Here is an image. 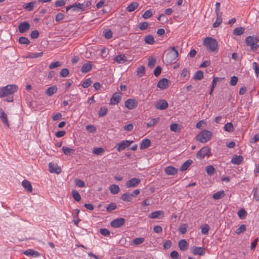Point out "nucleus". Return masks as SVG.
<instances>
[{
	"label": "nucleus",
	"instance_id": "6ab92c4d",
	"mask_svg": "<svg viewBox=\"0 0 259 259\" xmlns=\"http://www.w3.org/2000/svg\"><path fill=\"white\" fill-rule=\"evenodd\" d=\"M178 246L181 250L185 251L188 249L189 244L185 239H182L179 242Z\"/></svg>",
	"mask_w": 259,
	"mask_h": 259
},
{
	"label": "nucleus",
	"instance_id": "20e7f679",
	"mask_svg": "<svg viewBox=\"0 0 259 259\" xmlns=\"http://www.w3.org/2000/svg\"><path fill=\"white\" fill-rule=\"evenodd\" d=\"M178 47H173L171 50L166 54L165 60L166 63L170 64L174 62L178 57V51L176 49Z\"/></svg>",
	"mask_w": 259,
	"mask_h": 259
},
{
	"label": "nucleus",
	"instance_id": "0e129e2a",
	"mask_svg": "<svg viewBox=\"0 0 259 259\" xmlns=\"http://www.w3.org/2000/svg\"><path fill=\"white\" fill-rule=\"evenodd\" d=\"M66 2L64 0L57 1L54 4V6L55 7H61L64 6Z\"/></svg>",
	"mask_w": 259,
	"mask_h": 259
},
{
	"label": "nucleus",
	"instance_id": "de8ad7c7",
	"mask_svg": "<svg viewBox=\"0 0 259 259\" xmlns=\"http://www.w3.org/2000/svg\"><path fill=\"white\" fill-rule=\"evenodd\" d=\"M104 151L105 150L103 148L99 147L95 148L93 151V153L97 155H101L104 152Z\"/></svg>",
	"mask_w": 259,
	"mask_h": 259
},
{
	"label": "nucleus",
	"instance_id": "473e14b6",
	"mask_svg": "<svg viewBox=\"0 0 259 259\" xmlns=\"http://www.w3.org/2000/svg\"><path fill=\"white\" fill-rule=\"evenodd\" d=\"M36 2H31L28 3H26L24 5L23 8L26 9L28 11H31L34 5L36 4Z\"/></svg>",
	"mask_w": 259,
	"mask_h": 259
},
{
	"label": "nucleus",
	"instance_id": "774afa93",
	"mask_svg": "<svg viewBox=\"0 0 259 259\" xmlns=\"http://www.w3.org/2000/svg\"><path fill=\"white\" fill-rule=\"evenodd\" d=\"M170 257L172 259H180V255L177 251H175V250L172 251L170 252Z\"/></svg>",
	"mask_w": 259,
	"mask_h": 259
},
{
	"label": "nucleus",
	"instance_id": "13d9d810",
	"mask_svg": "<svg viewBox=\"0 0 259 259\" xmlns=\"http://www.w3.org/2000/svg\"><path fill=\"white\" fill-rule=\"evenodd\" d=\"M92 81L91 80V78H87V79H85L83 82H82V87L83 88H88L89 86L91 85V84H92Z\"/></svg>",
	"mask_w": 259,
	"mask_h": 259
},
{
	"label": "nucleus",
	"instance_id": "f257e3e1",
	"mask_svg": "<svg viewBox=\"0 0 259 259\" xmlns=\"http://www.w3.org/2000/svg\"><path fill=\"white\" fill-rule=\"evenodd\" d=\"M203 44L210 52H217L218 50V41L211 37H206L203 40Z\"/></svg>",
	"mask_w": 259,
	"mask_h": 259
},
{
	"label": "nucleus",
	"instance_id": "6e6d98bb",
	"mask_svg": "<svg viewBox=\"0 0 259 259\" xmlns=\"http://www.w3.org/2000/svg\"><path fill=\"white\" fill-rule=\"evenodd\" d=\"M116 208V204L115 203H111L106 207V210L109 212L112 210L115 209Z\"/></svg>",
	"mask_w": 259,
	"mask_h": 259
},
{
	"label": "nucleus",
	"instance_id": "4d7b16f0",
	"mask_svg": "<svg viewBox=\"0 0 259 259\" xmlns=\"http://www.w3.org/2000/svg\"><path fill=\"white\" fill-rule=\"evenodd\" d=\"M69 74V71L67 68H63L61 70L60 75L61 77H65L67 76Z\"/></svg>",
	"mask_w": 259,
	"mask_h": 259
},
{
	"label": "nucleus",
	"instance_id": "c756f323",
	"mask_svg": "<svg viewBox=\"0 0 259 259\" xmlns=\"http://www.w3.org/2000/svg\"><path fill=\"white\" fill-rule=\"evenodd\" d=\"M225 195V192L223 190L218 191L214 193L212 195V198L215 200L220 199Z\"/></svg>",
	"mask_w": 259,
	"mask_h": 259
},
{
	"label": "nucleus",
	"instance_id": "39448f33",
	"mask_svg": "<svg viewBox=\"0 0 259 259\" xmlns=\"http://www.w3.org/2000/svg\"><path fill=\"white\" fill-rule=\"evenodd\" d=\"M212 136V133L208 130H204L196 136L197 141L202 143H205L210 140Z\"/></svg>",
	"mask_w": 259,
	"mask_h": 259
},
{
	"label": "nucleus",
	"instance_id": "4be33fe9",
	"mask_svg": "<svg viewBox=\"0 0 259 259\" xmlns=\"http://www.w3.org/2000/svg\"><path fill=\"white\" fill-rule=\"evenodd\" d=\"M22 185L24 188L27 191V192H32V187L29 181L27 180H23L22 182Z\"/></svg>",
	"mask_w": 259,
	"mask_h": 259
},
{
	"label": "nucleus",
	"instance_id": "c85d7f7f",
	"mask_svg": "<svg viewBox=\"0 0 259 259\" xmlns=\"http://www.w3.org/2000/svg\"><path fill=\"white\" fill-rule=\"evenodd\" d=\"M203 72L202 71L198 70L195 73L193 78L195 80H200L203 78Z\"/></svg>",
	"mask_w": 259,
	"mask_h": 259
},
{
	"label": "nucleus",
	"instance_id": "ddd939ff",
	"mask_svg": "<svg viewBox=\"0 0 259 259\" xmlns=\"http://www.w3.org/2000/svg\"><path fill=\"white\" fill-rule=\"evenodd\" d=\"M193 254L196 255H203L205 254V248L202 247H192L191 248Z\"/></svg>",
	"mask_w": 259,
	"mask_h": 259
},
{
	"label": "nucleus",
	"instance_id": "58836bf2",
	"mask_svg": "<svg viewBox=\"0 0 259 259\" xmlns=\"http://www.w3.org/2000/svg\"><path fill=\"white\" fill-rule=\"evenodd\" d=\"M108 112V109L106 107H102L100 108L98 111V115L100 117H103L106 115Z\"/></svg>",
	"mask_w": 259,
	"mask_h": 259
},
{
	"label": "nucleus",
	"instance_id": "b1692460",
	"mask_svg": "<svg viewBox=\"0 0 259 259\" xmlns=\"http://www.w3.org/2000/svg\"><path fill=\"white\" fill-rule=\"evenodd\" d=\"M93 67V65L91 62L84 64L81 68V71L82 73H87L90 71Z\"/></svg>",
	"mask_w": 259,
	"mask_h": 259
},
{
	"label": "nucleus",
	"instance_id": "aec40b11",
	"mask_svg": "<svg viewBox=\"0 0 259 259\" xmlns=\"http://www.w3.org/2000/svg\"><path fill=\"white\" fill-rule=\"evenodd\" d=\"M243 160V158L240 155H234L231 159V163L234 164L239 165Z\"/></svg>",
	"mask_w": 259,
	"mask_h": 259
},
{
	"label": "nucleus",
	"instance_id": "9b49d317",
	"mask_svg": "<svg viewBox=\"0 0 259 259\" xmlns=\"http://www.w3.org/2000/svg\"><path fill=\"white\" fill-rule=\"evenodd\" d=\"M170 83V81L168 79L164 78L158 82L157 87L161 90H164L168 87Z\"/></svg>",
	"mask_w": 259,
	"mask_h": 259
},
{
	"label": "nucleus",
	"instance_id": "e433bc0d",
	"mask_svg": "<svg viewBox=\"0 0 259 259\" xmlns=\"http://www.w3.org/2000/svg\"><path fill=\"white\" fill-rule=\"evenodd\" d=\"M71 195L75 201L78 202L81 200L80 195L77 191L75 190H72Z\"/></svg>",
	"mask_w": 259,
	"mask_h": 259
},
{
	"label": "nucleus",
	"instance_id": "f8f14e48",
	"mask_svg": "<svg viewBox=\"0 0 259 259\" xmlns=\"http://www.w3.org/2000/svg\"><path fill=\"white\" fill-rule=\"evenodd\" d=\"M125 220L124 218H119L113 220L111 222V226L114 228H119L124 224Z\"/></svg>",
	"mask_w": 259,
	"mask_h": 259
},
{
	"label": "nucleus",
	"instance_id": "e2e57ef3",
	"mask_svg": "<svg viewBox=\"0 0 259 259\" xmlns=\"http://www.w3.org/2000/svg\"><path fill=\"white\" fill-rule=\"evenodd\" d=\"M222 22V17H217V19L215 22L213 24V27L214 28L218 27Z\"/></svg>",
	"mask_w": 259,
	"mask_h": 259
},
{
	"label": "nucleus",
	"instance_id": "f03ea898",
	"mask_svg": "<svg viewBox=\"0 0 259 259\" xmlns=\"http://www.w3.org/2000/svg\"><path fill=\"white\" fill-rule=\"evenodd\" d=\"M18 87L16 84H9L0 89V98L9 96L17 92Z\"/></svg>",
	"mask_w": 259,
	"mask_h": 259
},
{
	"label": "nucleus",
	"instance_id": "2eb2a0df",
	"mask_svg": "<svg viewBox=\"0 0 259 259\" xmlns=\"http://www.w3.org/2000/svg\"><path fill=\"white\" fill-rule=\"evenodd\" d=\"M168 106V103L164 100H160L155 105V107L156 109L160 110H165Z\"/></svg>",
	"mask_w": 259,
	"mask_h": 259
},
{
	"label": "nucleus",
	"instance_id": "bf43d9fd",
	"mask_svg": "<svg viewBox=\"0 0 259 259\" xmlns=\"http://www.w3.org/2000/svg\"><path fill=\"white\" fill-rule=\"evenodd\" d=\"M238 80V78L237 76H232L231 77V79L230 81V85H231V86L235 85L237 84Z\"/></svg>",
	"mask_w": 259,
	"mask_h": 259
},
{
	"label": "nucleus",
	"instance_id": "37998d69",
	"mask_svg": "<svg viewBox=\"0 0 259 259\" xmlns=\"http://www.w3.org/2000/svg\"><path fill=\"white\" fill-rule=\"evenodd\" d=\"M145 72V68L144 66H141L139 68H138L137 70V75L140 77L142 76Z\"/></svg>",
	"mask_w": 259,
	"mask_h": 259
},
{
	"label": "nucleus",
	"instance_id": "dca6fc26",
	"mask_svg": "<svg viewBox=\"0 0 259 259\" xmlns=\"http://www.w3.org/2000/svg\"><path fill=\"white\" fill-rule=\"evenodd\" d=\"M140 183V180L138 178H133L126 183L127 188L134 187L137 186Z\"/></svg>",
	"mask_w": 259,
	"mask_h": 259
},
{
	"label": "nucleus",
	"instance_id": "a211bd4d",
	"mask_svg": "<svg viewBox=\"0 0 259 259\" xmlns=\"http://www.w3.org/2000/svg\"><path fill=\"white\" fill-rule=\"evenodd\" d=\"M0 118L3 122L8 127H9L10 124L8 119L7 115L4 112V111L1 108L0 109Z\"/></svg>",
	"mask_w": 259,
	"mask_h": 259
},
{
	"label": "nucleus",
	"instance_id": "7c9ffc66",
	"mask_svg": "<svg viewBox=\"0 0 259 259\" xmlns=\"http://www.w3.org/2000/svg\"><path fill=\"white\" fill-rule=\"evenodd\" d=\"M57 91V88L56 86L54 85L51 87H49L46 91V94L49 96H51L54 93H55Z\"/></svg>",
	"mask_w": 259,
	"mask_h": 259
},
{
	"label": "nucleus",
	"instance_id": "ea45409f",
	"mask_svg": "<svg viewBox=\"0 0 259 259\" xmlns=\"http://www.w3.org/2000/svg\"><path fill=\"white\" fill-rule=\"evenodd\" d=\"M224 130L228 132H232L234 131V126L231 122L227 123L224 126Z\"/></svg>",
	"mask_w": 259,
	"mask_h": 259
},
{
	"label": "nucleus",
	"instance_id": "c9c22d12",
	"mask_svg": "<svg viewBox=\"0 0 259 259\" xmlns=\"http://www.w3.org/2000/svg\"><path fill=\"white\" fill-rule=\"evenodd\" d=\"M109 190L111 193L116 194L119 192L120 189L118 186L113 184L110 186Z\"/></svg>",
	"mask_w": 259,
	"mask_h": 259
},
{
	"label": "nucleus",
	"instance_id": "a19ab883",
	"mask_svg": "<svg viewBox=\"0 0 259 259\" xmlns=\"http://www.w3.org/2000/svg\"><path fill=\"white\" fill-rule=\"evenodd\" d=\"M244 28L242 27H239L234 30L233 33L236 35H240L244 32Z\"/></svg>",
	"mask_w": 259,
	"mask_h": 259
},
{
	"label": "nucleus",
	"instance_id": "0eeeda50",
	"mask_svg": "<svg viewBox=\"0 0 259 259\" xmlns=\"http://www.w3.org/2000/svg\"><path fill=\"white\" fill-rule=\"evenodd\" d=\"M83 4L78 2L75 3L74 4L66 7V10L67 12L69 10L72 9L74 12H82L83 11Z\"/></svg>",
	"mask_w": 259,
	"mask_h": 259
},
{
	"label": "nucleus",
	"instance_id": "5701e85b",
	"mask_svg": "<svg viewBox=\"0 0 259 259\" xmlns=\"http://www.w3.org/2000/svg\"><path fill=\"white\" fill-rule=\"evenodd\" d=\"M165 172L168 175H175L178 172V170L173 166H169L165 167Z\"/></svg>",
	"mask_w": 259,
	"mask_h": 259
},
{
	"label": "nucleus",
	"instance_id": "1a4fd4ad",
	"mask_svg": "<svg viewBox=\"0 0 259 259\" xmlns=\"http://www.w3.org/2000/svg\"><path fill=\"white\" fill-rule=\"evenodd\" d=\"M138 103L135 99H128L124 103L126 108L132 110L137 107Z\"/></svg>",
	"mask_w": 259,
	"mask_h": 259
},
{
	"label": "nucleus",
	"instance_id": "69168bd1",
	"mask_svg": "<svg viewBox=\"0 0 259 259\" xmlns=\"http://www.w3.org/2000/svg\"><path fill=\"white\" fill-rule=\"evenodd\" d=\"M158 121V119L153 118L151 119L147 124V126L148 127H152L154 126L156 123Z\"/></svg>",
	"mask_w": 259,
	"mask_h": 259
},
{
	"label": "nucleus",
	"instance_id": "f3484780",
	"mask_svg": "<svg viewBox=\"0 0 259 259\" xmlns=\"http://www.w3.org/2000/svg\"><path fill=\"white\" fill-rule=\"evenodd\" d=\"M49 171L51 173H56L59 174L61 171L60 167H58L57 165H55L53 162H50L49 164Z\"/></svg>",
	"mask_w": 259,
	"mask_h": 259
},
{
	"label": "nucleus",
	"instance_id": "9d476101",
	"mask_svg": "<svg viewBox=\"0 0 259 259\" xmlns=\"http://www.w3.org/2000/svg\"><path fill=\"white\" fill-rule=\"evenodd\" d=\"M121 95L122 94L121 93H114L110 99V105H114L118 104L121 100Z\"/></svg>",
	"mask_w": 259,
	"mask_h": 259
},
{
	"label": "nucleus",
	"instance_id": "a18cd8bd",
	"mask_svg": "<svg viewBox=\"0 0 259 259\" xmlns=\"http://www.w3.org/2000/svg\"><path fill=\"white\" fill-rule=\"evenodd\" d=\"M237 214L240 219H244L247 213L245 210L242 208L238 210Z\"/></svg>",
	"mask_w": 259,
	"mask_h": 259
},
{
	"label": "nucleus",
	"instance_id": "2f4dec72",
	"mask_svg": "<svg viewBox=\"0 0 259 259\" xmlns=\"http://www.w3.org/2000/svg\"><path fill=\"white\" fill-rule=\"evenodd\" d=\"M139 6L137 2H133L128 6L126 10L129 12H132L136 10Z\"/></svg>",
	"mask_w": 259,
	"mask_h": 259
},
{
	"label": "nucleus",
	"instance_id": "79ce46f5",
	"mask_svg": "<svg viewBox=\"0 0 259 259\" xmlns=\"http://www.w3.org/2000/svg\"><path fill=\"white\" fill-rule=\"evenodd\" d=\"M188 228V226L187 224H183L180 226L179 228V232L181 234H184L187 232Z\"/></svg>",
	"mask_w": 259,
	"mask_h": 259
},
{
	"label": "nucleus",
	"instance_id": "5fc2aeb1",
	"mask_svg": "<svg viewBox=\"0 0 259 259\" xmlns=\"http://www.w3.org/2000/svg\"><path fill=\"white\" fill-rule=\"evenodd\" d=\"M156 63V59L153 57H150L148 60V65L150 68H153Z\"/></svg>",
	"mask_w": 259,
	"mask_h": 259
},
{
	"label": "nucleus",
	"instance_id": "f704fd0d",
	"mask_svg": "<svg viewBox=\"0 0 259 259\" xmlns=\"http://www.w3.org/2000/svg\"><path fill=\"white\" fill-rule=\"evenodd\" d=\"M62 150L64 154L67 156L71 155L74 152V149L68 148L65 146H63L62 148Z\"/></svg>",
	"mask_w": 259,
	"mask_h": 259
},
{
	"label": "nucleus",
	"instance_id": "6e6552de",
	"mask_svg": "<svg viewBox=\"0 0 259 259\" xmlns=\"http://www.w3.org/2000/svg\"><path fill=\"white\" fill-rule=\"evenodd\" d=\"M133 142V141H122L120 143L115 146V148H116L119 152L122 151L128 147Z\"/></svg>",
	"mask_w": 259,
	"mask_h": 259
},
{
	"label": "nucleus",
	"instance_id": "423d86ee",
	"mask_svg": "<svg viewBox=\"0 0 259 259\" xmlns=\"http://www.w3.org/2000/svg\"><path fill=\"white\" fill-rule=\"evenodd\" d=\"M211 155L210 148L208 146L202 148L196 154V157L199 159H203L205 156L209 157Z\"/></svg>",
	"mask_w": 259,
	"mask_h": 259
},
{
	"label": "nucleus",
	"instance_id": "052dcab7",
	"mask_svg": "<svg viewBox=\"0 0 259 259\" xmlns=\"http://www.w3.org/2000/svg\"><path fill=\"white\" fill-rule=\"evenodd\" d=\"M252 67L254 70V72L256 77L258 76L259 74V66L256 62H253L252 63Z\"/></svg>",
	"mask_w": 259,
	"mask_h": 259
},
{
	"label": "nucleus",
	"instance_id": "412c9836",
	"mask_svg": "<svg viewBox=\"0 0 259 259\" xmlns=\"http://www.w3.org/2000/svg\"><path fill=\"white\" fill-rule=\"evenodd\" d=\"M23 253L27 256H34V257H38L39 256V253L36 251L33 250L31 249H28L27 250H25L23 252Z\"/></svg>",
	"mask_w": 259,
	"mask_h": 259
},
{
	"label": "nucleus",
	"instance_id": "cd10ccee",
	"mask_svg": "<svg viewBox=\"0 0 259 259\" xmlns=\"http://www.w3.org/2000/svg\"><path fill=\"white\" fill-rule=\"evenodd\" d=\"M151 145V141L149 139H145L140 144L141 149H145L148 148Z\"/></svg>",
	"mask_w": 259,
	"mask_h": 259
},
{
	"label": "nucleus",
	"instance_id": "09e8293b",
	"mask_svg": "<svg viewBox=\"0 0 259 259\" xmlns=\"http://www.w3.org/2000/svg\"><path fill=\"white\" fill-rule=\"evenodd\" d=\"M121 199L124 201H130L132 199V197L128 193H125L121 196Z\"/></svg>",
	"mask_w": 259,
	"mask_h": 259
},
{
	"label": "nucleus",
	"instance_id": "bb28decb",
	"mask_svg": "<svg viewBox=\"0 0 259 259\" xmlns=\"http://www.w3.org/2000/svg\"><path fill=\"white\" fill-rule=\"evenodd\" d=\"M163 212L162 211H155L151 213L149 217L151 219H158L159 218L161 215H163Z\"/></svg>",
	"mask_w": 259,
	"mask_h": 259
},
{
	"label": "nucleus",
	"instance_id": "680f3d73",
	"mask_svg": "<svg viewBox=\"0 0 259 259\" xmlns=\"http://www.w3.org/2000/svg\"><path fill=\"white\" fill-rule=\"evenodd\" d=\"M61 66V64L59 61H56L55 62H53L51 64H50L49 66V68L50 69H52L56 67H60Z\"/></svg>",
	"mask_w": 259,
	"mask_h": 259
},
{
	"label": "nucleus",
	"instance_id": "603ef678",
	"mask_svg": "<svg viewBox=\"0 0 259 259\" xmlns=\"http://www.w3.org/2000/svg\"><path fill=\"white\" fill-rule=\"evenodd\" d=\"M246 231V226L244 224L241 225L238 228H237L236 231L235 233L237 234H240L242 233H243Z\"/></svg>",
	"mask_w": 259,
	"mask_h": 259
},
{
	"label": "nucleus",
	"instance_id": "c03bdc74",
	"mask_svg": "<svg viewBox=\"0 0 259 259\" xmlns=\"http://www.w3.org/2000/svg\"><path fill=\"white\" fill-rule=\"evenodd\" d=\"M18 41L21 44L26 45H29L30 42L27 37L24 36L20 37L18 39Z\"/></svg>",
	"mask_w": 259,
	"mask_h": 259
},
{
	"label": "nucleus",
	"instance_id": "864d4df0",
	"mask_svg": "<svg viewBox=\"0 0 259 259\" xmlns=\"http://www.w3.org/2000/svg\"><path fill=\"white\" fill-rule=\"evenodd\" d=\"M104 36L106 39H110L112 37V32L110 29H106L104 31Z\"/></svg>",
	"mask_w": 259,
	"mask_h": 259
},
{
	"label": "nucleus",
	"instance_id": "8fccbe9b",
	"mask_svg": "<svg viewBox=\"0 0 259 259\" xmlns=\"http://www.w3.org/2000/svg\"><path fill=\"white\" fill-rule=\"evenodd\" d=\"M75 185L79 188H83L85 187V183L81 180L75 179Z\"/></svg>",
	"mask_w": 259,
	"mask_h": 259
},
{
	"label": "nucleus",
	"instance_id": "4468645a",
	"mask_svg": "<svg viewBox=\"0 0 259 259\" xmlns=\"http://www.w3.org/2000/svg\"><path fill=\"white\" fill-rule=\"evenodd\" d=\"M30 25L28 22L25 21L21 23L18 26L19 31L23 33L30 29Z\"/></svg>",
	"mask_w": 259,
	"mask_h": 259
},
{
	"label": "nucleus",
	"instance_id": "72a5a7b5",
	"mask_svg": "<svg viewBox=\"0 0 259 259\" xmlns=\"http://www.w3.org/2000/svg\"><path fill=\"white\" fill-rule=\"evenodd\" d=\"M144 40L146 44L153 45L155 42L154 37L152 35H148L145 37Z\"/></svg>",
	"mask_w": 259,
	"mask_h": 259
},
{
	"label": "nucleus",
	"instance_id": "49530a36",
	"mask_svg": "<svg viewBox=\"0 0 259 259\" xmlns=\"http://www.w3.org/2000/svg\"><path fill=\"white\" fill-rule=\"evenodd\" d=\"M253 197L256 201H259V189L257 187L254 188L252 191Z\"/></svg>",
	"mask_w": 259,
	"mask_h": 259
},
{
	"label": "nucleus",
	"instance_id": "338daca9",
	"mask_svg": "<svg viewBox=\"0 0 259 259\" xmlns=\"http://www.w3.org/2000/svg\"><path fill=\"white\" fill-rule=\"evenodd\" d=\"M144 241V238L142 237L136 238L133 240V243L135 245H139Z\"/></svg>",
	"mask_w": 259,
	"mask_h": 259
},
{
	"label": "nucleus",
	"instance_id": "a878e982",
	"mask_svg": "<svg viewBox=\"0 0 259 259\" xmlns=\"http://www.w3.org/2000/svg\"><path fill=\"white\" fill-rule=\"evenodd\" d=\"M114 60L118 63H124L126 61V58L124 54H120L116 56Z\"/></svg>",
	"mask_w": 259,
	"mask_h": 259
},
{
	"label": "nucleus",
	"instance_id": "4c0bfd02",
	"mask_svg": "<svg viewBox=\"0 0 259 259\" xmlns=\"http://www.w3.org/2000/svg\"><path fill=\"white\" fill-rule=\"evenodd\" d=\"M215 170L214 166L211 165L206 167V171L209 176H212L215 172Z\"/></svg>",
	"mask_w": 259,
	"mask_h": 259
},
{
	"label": "nucleus",
	"instance_id": "7ed1b4c3",
	"mask_svg": "<svg viewBox=\"0 0 259 259\" xmlns=\"http://www.w3.org/2000/svg\"><path fill=\"white\" fill-rule=\"evenodd\" d=\"M259 42V37L255 36H248L245 39L246 45L249 46L252 51L258 49L259 45L257 43Z\"/></svg>",
	"mask_w": 259,
	"mask_h": 259
},
{
	"label": "nucleus",
	"instance_id": "3c124183",
	"mask_svg": "<svg viewBox=\"0 0 259 259\" xmlns=\"http://www.w3.org/2000/svg\"><path fill=\"white\" fill-rule=\"evenodd\" d=\"M153 15V13L151 10H147L143 14L142 17L147 19L151 17Z\"/></svg>",
	"mask_w": 259,
	"mask_h": 259
},
{
	"label": "nucleus",
	"instance_id": "393cba45",
	"mask_svg": "<svg viewBox=\"0 0 259 259\" xmlns=\"http://www.w3.org/2000/svg\"><path fill=\"white\" fill-rule=\"evenodd\" d=\"M192 163L193 161L192 160H187L181 165L180 170L182 171L186 170L192 164Z\"/></svg>",
	"mask_w": 259,
	"mask_h": 259
}]
</instances>
